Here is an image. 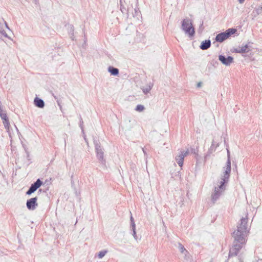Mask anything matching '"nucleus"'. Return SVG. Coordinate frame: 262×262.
Returning a JSON list of instances; mask_svg holds the SVG:
<instances>
[{
    "instance_id": "nucleus-21",
    "label": "nucleus",
    "mask_w": 262,
    "mask_h": 262,
    "mask_svg": "<svg viewBox=\"0 0 262 262\" xmlns=\"http://www.w3.org/2000/svg\"><path fill=\"white\" fill-rule=\"evenodd\" d=\"M145 109L144 106L143 105L141 104H138L137 105L135 110L137 112H142Z\"/></svg>"
},
{
    "instance_id": "nucleus-19",
    "label": "nucleus",
    "mask_w": 262,
    "mask_h": 262,
    "mask_svg": "<svg viewBox=\"0 0 262 262\" xmlns=\"http://www.w3.org/2000/svg\"><path fill=\"white\" fill-rule=\"evenodd\" d=\"M178 248L181 253L185 252L186 253L188 254V252L181 243H179Z\"/></svg>"
},
{
    "instance_id": "nucleus-17",
    "label": "nucleus",
    "mask_w": 262,
    "mask_h": 262,
    "mask_svg": "<svg viewBox=\"0 0 262 262\" xmlns=\"http://www.w3.org/2000/svg\"><path fill=\"white\" fill-rule=\"evenodd\" d=\"M0 34L6 38H9L6 32L3 29V25L0 22Z\"/></svg>"
},
{
    "instance_id": "nucleus-27",
    "label": "nucleus",
    "mask_w": 262,
    "mask_h": 262,
    "mask_svg": "<svg viewBox=\"0 0 262 262\" xmlns=\"http://www.w3.org/2000/svg\"><path fill=\"white\" fill-rule=\"evenodd\" d=\"M71 32L72 33V35H73L74 34V28L73 26L71 27Z\"/></svg>"
},
{
    "instance_id": "nucleus-31",
    "label": "nucleus",
    "mask_w": 262,
    "mask_h": 262,
    "mask_svg": "<svg viewBox=\"0 0 262 262\" xmlns=\"http://www.w3.org/2000/svg\"><path fill=\"white\" fill-rule=\"evenodd\" d=\"M245 0H238V2L240 4H243Z\"/></svg>"
},
{
    "instance_id": "nucleus-24",
    "label": "nucleus",
    "mask_w": 262,
    "mask_h": 262,
    "mask_svg": "<svg viewBox=\"0 0 262 262\" xmlns=\"http://www.w3.org/2000/svg\"><path fill=\"white\" fill-rule=\"evenodd\" d=\"M3 123H4V125L5 126V128L9 129V122L8 119H6L5 120H4Z\"/></svg>"
},
{
    "instance_id": "nucleus-28",
    "label": "nucleus",
    "mask_w": 262,
    "mask_h": 262,
    "mask_svg": "<svg viewBox=\"0 0 262 262\" xmlns=\"http://www.w3.org/2000/svg\"><path fill=\"white\" fill-rule=\"evenodd\" d=\"M80 120H81V123L80 124V127L83 130L82 125V124L83 123V121L82 120V118H80Z\"/></svg>"
},
{
    "instance_id": "nucleus-8",
    "label": "nucleus",
    "mask_w": 262,
    "mask_h": 262,
    "mask_svg": "<svg viewBox=\"0 0 262 262\" xmlns=\"http://www.w3.org/2000/svg\"><path fill=\"white\" fill-rule=\"evenodd\" d=\"M37 198H32L27 201L26 206L27 208L30 210H34L38 206L37 203Z\"/></svg>"
},
{
    "instance_id": "nucleus-36",
    "label": "nucleus",
    "mask_w": 262,
    "mask_h": 262,
    "mask_svg": "<svg viewBox=\"0 0 262 262\" xmlns=\"http://www.w3.org/2000/svg\"><path fill=\"white\" fill-rule=\"evenodd\" d=\"M239 262H243L241 260L239 259Z\"/></svg>"
},
{
    "instance_id": "nucleus-23",
    "label": "nucleus",
    "mask_w": 262,
    "mask_h": 262,
    "mask_svg": "<svg viewBox=\"0 0 262 262\" xmlns=\"http://www.w3.org/2000/svg\"><path fill=\"white\" fill-rule=\"evenodd\" d=\"M120 9L123 13H127L128 12V9H126L125 8V7L124 6L123 4H121L120 5Z\"/></svg>"
},
{
    "instance_id": "nucleus-29",
    "label": "nucleus",
    "mask_w": 262,
    "mask_h": 262,
    "mask_svg": "<svg viewBox=\"0 0 262 262\" xmlns=\"http://www.w3.org/2000/svg\"><path fill=\"white\" fill-rule=\"evenodd\" d=\"M142 150H143V152L144 154V156L145 157H147V153L145 151V150H144V149L143 148H142Z\"/></svg>"
},
{
    "instance_id": "nucleus-11",
    "label": "nucleus",
    "mask_w": 262,
    "mask_h": 262,
    "mask_svg": "<svg viewBox=\"0 0 262 262\" xmlns=\"http://www.w3.org/2000/svg\"><path fill=\"white\" fill-rule=\"evenodd\" d=\"M250 51V47L248 45H242L234 49V52L237 53H246Z\"/></svg>"
},
{
    "instance_id": "nucleus-13",
    "label": "nucleus",
    "mask_w": 262,
    "mask_h": 262,
    "mask_svg": "<svg viewBox=\"0 0 262 262\" xmlns=\"http://www.w3.org/2000/svg\"><path fill=\"white\" fill-rule=\"evenodd\" d=\"M211 46V41L209 39L205 40L201 42L200 46L201 49L205 50L208 49Z\"/></svg>"
},
{
    "instance_id": "nucleus-3",
    "label": "nucleus",
    "mask_w": 262,
    "mask_h": 262,
    "mask_svg": "<svg viewBox=\"0 0 262 262\" xmlns=\"http://www.w3.org/2000/svg\"><path fill=\"white\" fill-rule=\"evenodd\" d=\"M182 30L189 37H192L195 33L194 29L193 27L192 24L190 19L188 18H185L182 22Z\"/></svg>"
},
{
    "instance_id": "nucleus-33",
    "label": "nucleus",
    "mask_w": 262,
    "mask_h": 262,
    "mask_svg": "<svg viewBox=\"0 0 262 262\" xmlns=\"http://www.w3.org/2000/svg\"><path fill=\"white\" fill-rule=\"evenodd\" d=\"M201 85V82H199L198 84V87H200Z\"/></svg>"
},
{
    "instance_id": "nucleus-20",
    "label": "nucleus",
    "mask_w": 262,
    "mask_h": 262,
    "mask_svg": "<svg viewBox=\"0 0 262 262\" xmlns=\"http://www.w3.org/2000/svg\"><path fill=\"white\" fill-rule=\"evenodd\" d=\"M0 116L3 121L8 119L6 114L3 111L2 108L1 111H0Z\"/></svg>"
},
{
    "instance_id": "nucleus-6",
    "label": "nucleus",
    "mask_w": 262,
    "mask_h": 262,
    "mask_svg": "<svg viewBox=\"0 0 262 262\" xmlns=\"http://www.w3.org/2000/svg\"><path fill=\"white\" fill-rule=\"evenodd\" d=\"M42 184V182L39 179H38L36 182L31 185L29 189L26 192V194L29 195H31L39 188Z\"/></svg>"
},
{
    "instance_id": "nucleus-18",
    "label": "nucleus",
    "mask_w": 262,
    "mask_h": 262,
    "mask_svg": "<svg viewBox=\"0 0 262 262\" xmlns=\"http://www.w3.org/2000/svg\"><path fill=\"white\" fill-rule=\"evenodd\" d=\"M107 252L108 251L106 250H102L98 253V257L99 258H102L106 255Z\"/></svg>"
},
{
    "instance_id": "nucleus-15",
    "label": "nucleus",
    "mask_w": 262,
    "mask_h": 262,
    "mask_svg": "<svg viewBox=\"0 0 262 262\" xmlns=\"http://www.w3.org/2000/svg\"><path fill=\"white\" fill-rule=\"evenodd\" d=\"M152 86H153V83L150 82L145 87L142 88L141 89L144 94H147L148 93H149V92L151 90Z\"/></svg>"
},
{
    "instance_id": "nucleus-35",
    "label": "nucleus",
    "mask_w": 262,
    "mask_h": 262,
    "mask_svg": "<svg viewBox=\"0 0 262 262\" xmlns=\"http://www.w3.org/2000/svg\"><path fill=\"white\" fill-rule=\"evenodd\" d=\"M34 1L35 2V3H37L38 2V0H34Z\"/></svg>"
},
{
    "instance_id": "nucleus-16",
    "label": "nucleus",
    "mask_w": 262,
    "mask_h": 262,
    "mask_svg": "<svg viewBox=\"0 0 262 262\" xmlns=\"http://www.w3.org/2000/svg\"><path fill=\"white\" fill-rule=\"evenodd\" d=\"M108 71L112 75L114 76H116L119 74V70L113 67H109Z\"/></svg>"
},
{
    "instance_id": "nucleus-22",
    "label": "nucleus",
    "mask_w": 262,
    "mask_h": 262,
    "mask_svg": "<svg viewBox=\"0 0 262 262\" xmlns=\"http://www.w3.org/2000/svg\"><path fill=\"white\" fill-rule=\"evenodd\" d=\"M256 14L259 15L262 13V4L255 9Z\"/></svg>"
},
{
    "instance_id": "nucleus-7",
    "label": "nucleus",
    "mask_w": 262,
    "mask_h": 262,
    "mask_svg": "<svg viewBox=\"0 0 262 262\" xmlns=\"http://www.w3.org/2000/svg\"><path fill=\"white\" fill-rule=\"evenodd\" d=\"M219 59L226 66H230L234 62L233 58L230 56L226 57L224 55H220L219 56Z\"/></svg>"
},
{
    "instance_id": "nucleus-2",
    "label": "nucleus",
    "mask_w": 262,
    "mask_h": 262,
    "mask_svg": "<svg viewBox=\"0 0 262 262\" xmlns=\"http://www.w3.org/2000/svg\"><path fill=\"white\" fill-rule=\"evenodd\" d=\"M229 177V176L226 177L223 174L221 180L214 186L211 194V201L213 204H215L223 194L226 189L225 184L228 183Z\"/></svg>"
},
{
    "instance_id": "nucleus-9",
    "label": "nucleus",
    "mask_w": 262,
    "mask_h": 262,
    "mask_svg": "<svg viewBox=\"0 0 262 262\" xmlns=\"http://www.w3.org/2000/svg\"><path fill=\"white\" fill-rule=\"evenodd\" d=\"M188 154V151H180L179 155L177 156L175 158V160L177 161L178 165L181 167L183 165L184 158Z\"/></svg>"
},
{
    "instance_id": "nucleus-26",
    "label": "nucleus",
    "mask_w": 262,
    "mask_h": 262,
    "mask_svg": "<svg viewBox=\"0 0 262 262\" xmlns=\"http://www.w3.org/2000/svg\"><path fill=\"white\" fill-rule=\"evenodd\" d=\"M139 13V9L135 8V14L137 16V15H138Z\"/></svg>"
},
{
    "instance_id": "nucleus-30",
    "label": "nucleus",
    "mask_w": 262,
    "mask_h": 262,
    "mask_svg": "<svg viewBox=\"0 0 262 262\" xmlns=\"http://www.w3.org/2000/svg\"><path fill=\"white\" fill-rule=\"evenodd\" d=\"M5 26L6 28H7L8 29L10 30V28L8 27V24H7V23L6 21H5Z\"/></svg>"
},
{
    "instance_id": "nucleus-1",
    "label": "nucleus",
    "mask_w": 262,
    "mask_h": 262,
    "mask_svg": "<svg viewBox=\"0 0 262 262\" xmlns=\"http://www.w3.org/2000/svg\"><path fill=\"white\" fill-rule=\"evenodd\" d=\"M247 216L241 219V223L237 226V230L233 233L234 241L233 246L230 249L229 257L236 256L239 250L242 248V245L245 243V236L247 232Z\"/></svg>"
},
{
    "instance_id": "nucleus-14",
    "label": "nucleus",
    "mask_w": 262,
    "mask_h": 262,
    "mask_svg": "<svg viewBox=\"0 0 262 262\" xmlns=\"http://www.w3.org/2000/svg\"><path fill=\"white\" fill-rule=\"evenodd\" d=\"M130 219L132 230H133V235L134 236V237L135 238V239H137V236L136 235V224L134 222V219L132 215L130 216Z\"/></svg>"
},
{
    "instance_id": "nucleus-4",
    "label": "nucleus",
    "mask_w": 262,
    "mask_h": 262,
    "mask_svg": "<svg viewBox=\"0 0 262 262\" xmlns=\"http://www.w3.org/2000/svg\"><path fill=\"white\" fill-rule=\"evenodd\" d=\"M236 31V30L235 29H228L225 32L218 34L215 37V40L217 42H222L228 38L231 35L234 34Z\"/></svg>"
},
{
    "instance_id": "nucleus-5",
    "label": "nucleus",
    "mask_w": 262,
    "mask_h": 262,
    "mask_svg": "<svg viewBox=\"0 0 262 262\" xmlns=\"http://www.w3.org/2000/svg\"><path fill=\"white\" fill-rule=\"evenodd\" d=\"M94 144L98 159L102 164H104L105 160L104 159V152L102 148L98 142L95 141Z\"/></svg>"
},
{
    "instance_id": "nucleus-25",
    "label": "nucleus",
    "mask_w": 262,
    "mask_h": 262,
    "mask_svg": "<svg viewBox=\"0 0 262 262\" xmlns=\"http://www.w3.org/2000/svg\"><path fill=\"white\" fill-rule=\"evenodd\" d=\"M183 253V254H184V255H185L184 258H185V259H189V258L190 255H189V253H188V254H187V253H186L185 252Z\"/></svg>"
},
{
    "instance_id": "nucleus-32",
    "label": "nucleus",
    "mask_w": 262,
    "mask_h": 262,
    "mask_svg": "<svg viewBox=\"0 0 262 262\" xmlns=\"http://www.w3.org/2000/svg\"><path fill=\"white\" fill-rule=\"evenodd\" d=\"M121 4H123V1L122 0H120V5Z\"/></svg>"
},
{
    "instance_id": "nucleus-12",
    "label": "nucleus",
    "mask_w": 262,
    "mask_h": 262,
    "mask_svg": "<svg viewBox=\"0 0 262 262\" xmlns=\"http://www.w3.org/2000/svg\"><path fill=\"white\" fill-rule=\"evenodd\" d=\"M34 104L36 107L41 108L45 106V102L43 100L37 97L34 99Z\"/></svg>"
},
{
    "instance_id": "nucleus-34",
    "label": "nucleus",
    "mask_w": 262,
    "mask_h": 262,
    "mask_svg": "<svg viewBox=\"0 0 262 262\" xmlns=\"http://www.w3.org/2000/svg\"><path fill=\"white\" fill-rule=\"evenodd\" d=\"M1 107H2V106H1V102L0 101V111H1Z\"/></svg>"
},
{
    "instance_id": "nucleus-10",
    "label": "nucleus",
    "mask_w": 262,
    "mask_h": 262,
    "mask_svg": "<svg viewBox=\"0 0 262 262\" xmlns=\"http://www.w3.org/2000/svg\"><path fill=\"white\" fill-rule=\"evenodd\" d=\"M227 160L226 163V166L225 167V170L224 172V174L227 177L228 176H230V174L231 172V160H230V151L228 149H227Z\"/></svg>"
}]
</instances>
